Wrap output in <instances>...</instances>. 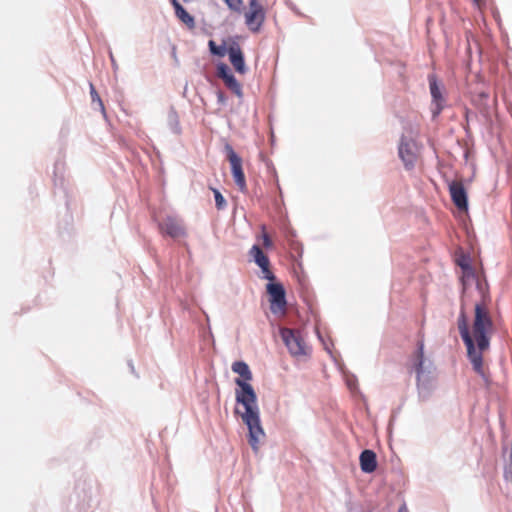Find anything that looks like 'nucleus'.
<instances>
[{
	"label": "nucleus",
	"mask_w": 512,
	"mask_h": 512,
	"mask_svg": "<svg viewBox=\"0 0 512 512\" xmlns=\"http://www.w3.org/2000/svg\"><path fill=\"white\" fill-rule=\"evenodd\" d=\"M231 368L234 373L240 376L235 378L237 386L235 389V400L244 409L241 411L239 408H235V414L239 415L247 426L248 443L252 450L257 452L260 439L265 437V432L261 425L257 394L249 383L253 377L252 372L244 361H235Z\"/></svg>",
	"instance_id": "1"
},
{
	"label": "nucleus",
	"mask_w": 512,
	"mask_h": 512,
	"mask_svg": "<svg viewBox=\"0 0 512 512\" xmlns=\"http://www.w3.org/2000/svg\"><path fill=\"white\" fill-rule=\"evenodd\" d=\"M457 325L460 336L466 346L467 358L472 364L473 370L488 382L483 369V353L490 346L488 331L492 328L491 317L482 304L476 303L473 336L470 333L468 318L463 307L460 309Z\"/></svg>",
	"instance_id": "2"
},
{
	"label": "nucleus",
	"mask_w": 512,
	"mask_h": 512,
	"mask_svg": "<svg viewBox=\"0 0 512 512\" xmlns=\"http://www.w3.org/2000/svg\"><path fill=\"white\" fill-rule=\"evenodd\" d=\"M424 348V340H418L416 350L410 357L411 371L415 373L420 402L428 401L437 387L436 367L430 359L425 357Z\"/></svg>",
	"instance_id": "3"
},
{
	"label": "nucleus",
	"mask_w": 512,
	"mask_h": 512,
	"mask_svg": "<svg viewBox=\"0 0 512 512\" xmlns=\"http://www.w3.org/2000/svg\"><path fill=\"white\" fill-rule=\"evenodd\" d=\"M280 335L291 356L301 357L308 354L309 349L300 331L290 328H281Z\"/></svg>",
	"instance_id": "4"
},
{
	"label": "nucleus",
	"mask_w": 512,
	"mask_h": 512,
	"mask_svg": "<svg viewBox=\"0 0 512 512\" xmlns=\"http://www.w3.org/2000/svg\"><path fill=\"white\" fill-rule=\"evenodd\" d=\"M418 154L419 147L416 141L402 135L398 145V155L406 170L414 169Z\"/></svg>",
	"instance_id": "5"
},
{
	"label": "nucleus",
	"mask_w": 512,
	"mask_h": 512,
	"mask_svg": "<svg viewBox=\"0 0 512 512\" xmlns=\"http://www.w3.org/2000/svg\"><path fill=\"white\" fill-rule=\"evenodd\" d=\"M266 290L270 300V310L273 314H284L286 311V292L281 283H268Z\"/></svg>",
	"instance_id": "6"
},
{
	"label": "nucleus",
	"mask_w": 512,
	"mask_h": 512,
	"mask_svg": "<svg viewBox=\"0 0 512 512\" xmlns=\"http://www.w3.org/2000/svg\"><path fill=\"white\" fill-rule=\"evenodd\" d=\"M225 151L227 158L231 165V173L234 179L235 184L239 188L241 192H245L247 190L245 175L242 168V159L235 152L233 147L230 144L225 145Z\"/></svg>",
	"instance_id": "7"
},
{
	"label": "nucleus",
	"mask_w": 512,
	"mask_h": 512,
	"mask_svg": "<svg viewBox=\"0 0 512 512\" xmlns=\"http://www.w3.org/2000/svg\"><path fill=\"white\" fill-rule=\"evenodd\" d=\"M217 76L223 80L226 87L230 89L239 99L243 98L242 86L227 64L221 62L217 65Z\"/></svg>",
	"instance_id": "8"
},
{
	"label": "nucleus",
	"mask_w": 512,
	"mask_h": 512,
	"mask_svg": "<svg viewBox=\"0 0 512 512\" xmlns=\"http://www.w3.org/2000/svg\"><path fill=\"white\" fill-rule=\"evenodd\" d=\"M158 227L163 234L171 238L186 236V230L183 222L174 216H167L158 224Z\"/></svg>",
	"instance_id": "9"
},
{
	"label": "nucleus",
	"mask_w": 512,
	"mask_h": 512,
	"mask_svg": "<svg viewBox=\"0 0 512 512\" xmlns=\"http://www.w3.org/2000/svg\"><path fill=\"white\" fill-rule=\"evenodd\" d=\"M428 81H429V88H430V93H431V97H432L431 113H432V117L435 119L436 117L439 116V114L443 110L444 99H443V96L441 93V88L438 84L436 76L429 75Z\"/></svg>",
	"instance_id": "10"
},
{
	"label": "nucleus",
	"mask_w": 512,
	"mask_h": 512,
	"mask_svg": "<svg viewBox=\"0 0 512 512\" xmlns=\"http://www.w3.org/2000/svg\"><path fill=\"white\" fill-rule=\"evenodd\" d=\"M451 199L454 205L461 211L468 209V196L462 182L451 181L448 184Z\"/></svg>",
	"instance_id": "11"
},
{
	"label": "nucleus",
	"mask_w": 512,
	"mask_h": 512,
	"mask_svg": "<svg viewBox=\"0 0 512 512\" xmlns=\"http://www.w3.org/2000/svg\"><path fill=\"white\" fill-rule=\"evenodd\" d=\"M229 60L234 67L235 71L239 74H245L247 72V66L245 64L244 55L237 42H233L227 49Z\"/></svg>",
	"instance_id": "12"
},
{
	"label": "nucleus",
	"mask_w": 512,
	"mask_h": 512,
	"mask_svg": "<svg viewBox=\"0 0 512 512\" xmlns=\"http://www.w3.org/2000/svg\"><path fill=\"white\" fill-rule=\"evenodd\" d=\"M265 21L264 10H253L245 14V24L252 32H258Z\"/></svg>",
	"instance_id": "13"
},
{
	"label": "nucleus",
	"mask_w": 512,
	"mask_h": 512,
	"mask_svg": "<svg viewBox=\"0 0 512 512\" xmlns=\"http://www.w3.org/2000/svg\"><path fill=\"white\" fill-rule=\"evenodd\" d=\"M360 468L364 473H372L377 468V459L374 451L366 449L363 450L359 457Z\"/></svg>",
	"instance_id": "14"
},
{
	"label": "nucleus",
	"mask_w": 512,
	"mask_h": 512,
	"mask_svg": "<svg viewBox=\"0 0 512 512\" xmlns=\"http://www.w3.org/2000/svg\"><path fill=\"white\" fill-rule=\"evenodd\" d=\"M489 93L485 91H480L472 96L473 105L480 111V113L488 117L491 113V106L489 104Z\"/></svg>",
	"instance_id": "15"
},
{
	"label": "nucleus",
	"mask_w": 512,
	"mask_h": 512,
	"mask_svg": "<svg viewBox=\"0 0 512 512\" xmlns=\"http://www.w3.org/2000/svg\"><path fill=\"white\" fill-rule=\"evenodd\" d=\"M176 17L183 22L189 29L195 28V19L192 15H190L185 8L181 5L178 0H170Z\"/></svg>",
	"instance_id": "16"
},
{
	"label": "nucleus",
	"mask_w": 512,
	"mask_h": 512,
	"mask_svg": "<svg viewBox=\"0 0 512 512\" xmlns=\"http://www.w3.org/2000/svg\"><path fill=\"white\" fill-rule=\"evenodd\" d=\"M249 256L259 266L270 265L268 256L263 252L259 245H253L249 250Z\"/></svg>",
	"instance_id": "17"
},
{
	"label": "nucleus",
	"mask_w": 512,
	"mask_h": 512,
	"mask_svg": "<svg viewBox=\"0 0 512 512\" xmlns=\"http://www.w3.org/2000/svg\"><path fill=\"white\" fill-rule=\"evenodd\" d=\"M167 124L172 133L179 135L181 134V125L177 111L174 107H171L167 114Z\"/></svg>",
	"instance_id": "18"
},
{
	"label": "nucleus",
	"mask_w": 512,
	"mask_h": 512,
	"mask_svg": "<svg viewBox=\"0 0 512 512\" xmlns=\"http://www.w3.org/2000/svg\"><path fill=\"white\" fill-rule=\"evenodd\" d=\"M89 90H90V96H91L92 103L93 104L96 103L97 106L99 107V110L105 116L106 112H105L104 104H103L98 92L96 91L93 83H91V82L89 83Z\"/></svg>",
	"instance_id": "19"
},
{
	"label": "nucleus",
	"mask_w": 512,
	"mask_h": 512,
	"mask_svg": "<svg viewBox=\"0 0 512 512\" xmlns=\"http://www.w3.org/2000/svg\"><path fill=\"white\" fill-rule=\"evenodd\" d=\"M208 46H209L210 53L212 55L219 56V57H223L228 49V48H226L225 44L218 46V45H216L215 41H213V40H210L208 42Z\"/></svg>",
	"instance_id": "20"
},
{
	"label": "nucleus",
	"mask_w": 512,
	"mask_h": 512,
	"mask_svg": "<svg viewBox=\"0 0 512 512\" xmlns=\"http://www.w3.org/2000/svg\"><path fill=\"white\" fill-rule=\"evenodd\" d=\"M215 205L218 210H224L227 206V202L221 192L218 189H213Z\"/></svg>",
	"instance_id": "21"
},
{
	"label": "nucleus",
	"mask_w": 512,
	"mask_h": 512,
	"mask_svg": "<svg viewBox=\"0 0 512 512\" xmlns=\"http://www.w3.org/2000/svg\"><path fill=\"white\" fill-rule=\"evenodd\" d=\"M229 9L240 12L243 5L242 0H223Z\"/></svg>",
	"instance_id": "22"
},
{
	"label": "nucleus",
	"mask_w": 512,
	"mask_h": 512,
	"mask_svg": "<svg viewBox=\"0 0 512 512\" xmlns=\"http://www.w3.org/2000/svg\"><path fill=\"white\" fill-rule=\"evenodd\" d=\"M261 269V272L263 274V278L269 281H273L275 279V275L272 273V271L269 268V265L266 266H259Z\"/></svg>",
	"instance_id": "23"
},
{
	"label": "nucleus",
	"mask_w": 512,
	"mask_h": 512,
	"mask_svg": "<svg viewBox=\"0 0 512 512\" xmlns=\"http://www.w3.org/2000/svg\"><path fill=\"white\" fill-rule=\"evenodd\" d=\"M458 265L464 270V271H471L472 270V267L469 263V258L468 257H463L461 260H459L458 262Z\"/></svg>",
	"instance_id": "24"
},
{
	"label": "nucleus",
	"mask_w": 512,
	"mask_h": 512,
	"mask_svg": "<svg viewBox=\"0 0 512 512\" xmlns=\"http://www.w3.org/2000/svg\"><path fill=\"white\" fill-rule=\"evenodd\" d=\"M249 7H250L249 11L264 10L263 6L258 2V0H250L249 1Z\"/></svg>",
	"instance_id": "25"
},
{
	"label": "nucleus",
	"mask_w": 512,
	"mask_h": 512,
	"mask_svg": "<svg viewBox=\"0 0 512 512\" xmlns=\"http://www.w3.org/2000/svg\"><path fill=\"white\" fill-rule=\"evenodd\" d=\"M216 96H217V102L221 105H226L227 103V97L226 95L224 94V92H222L221 90L217 91L216 93Z\"/></svg>",
	"instance_id": "26"
},
{
	"label": "nucleus",
	"mask_w": 512,
	"mask_h": 512,
	"mask_svg": "<svg viewBox=\"0 0 512 512\" xmlns=\"http://www.w3.org/2000/svg\"><path fill=\"white\" fill-rule=\"evenodd\" d=\"M262 239H263V246L265 248H271L272 247L273 242H272L270 236L267 233H263Z\"/></svg>",
	"instance_id": "27"
},
{
	"label": "nucleus",
	"mask_w": 512,
	"mask_h": 512,
	"mask_svg": "<svg viewBox=\"0 0 512 512\" xmlns=\"http://www.w3.org/2000/svg\"><path fill=\"white\" fill-rule=\"evenodd\" d=\"M109 57H110V60H111V65H112V69L114 72H116L118 70V64L114 58V55L112 53V51L110 50L109 51Z\"/></svg>",
	"instance_id": "28"
},
{
	"label": "nucleus",
	"mask_w": 512,
	"mask_h": 512,
	"mask_svg": "<svg viewBox=\"0 0 512 512\" xmlns=\"http://www.w3.org/2000/svg\"><path fill=\"white\" fill-rule=\"evenodd\" d=\"M397 512H409L406 505L403 504L399 507L398 511Z\"/></svg>",
	"instance_id": "29"
},
{
	"label": "nucleus",
	"mask_w": 512,
	"mask_h": 512,
	"mask_svg": "<svg viewBox=\"0 0 512 512\" xmlns=\"http://www.w3.org/2000/svg\"><path fill=\"white\" fill-rule=\"evenodd\" d=\"M129 366L131 368V371L134 372V366H133V364L131 362L129 363Z\"/></svg>",
	"instance_id": "30"
},
{
	"label": "nucleus",
	"mask_w": 512,
	"mask_h": 512,
	"mask_svg": "<svg viewBox=\"0 0 512 512\" xmlns=\"http://www.w3.org/2000/svg\"><path fill=\"white\" fill-rule=\"evenodd\" d=\"M185 3L192 2L193 0H183Z\"/></svg>",
	"instance_id": "31"
},
{
	"label": "nucleus",
	"mask_w": 512,
	"mask_h": 512,
	"mask_svg": "<svg viewBox=\"0 0 512 512\" xmlns=\"http://www.w3.org/2000/svg\"><path fill=\"white\" fill-rule=\"evenodd\" d=\"M475 4H479V0H473Z\"/></svg>",
	"instance_id": "32"
}]
</instances>
